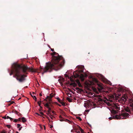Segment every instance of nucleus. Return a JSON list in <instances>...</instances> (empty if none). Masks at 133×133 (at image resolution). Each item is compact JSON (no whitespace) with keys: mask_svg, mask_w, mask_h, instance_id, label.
I'll list each match as a JSON object with an SVG mask.
<instances>
[{"mask_svg":"<svg viewBox=\"0 0 133 133\" xmlns=\"http://www.w3.org/2000/svg\"><path fill=\"white\" fill-rule=\"evenodd\" d=\"M66 99L69 102H71L72 101V99L69 97H67Z\"/></svg>","mask_w":133,"mask_h":133,"instance_id":"17","label":"nucleus"},{"mask_svg":"<svg viewBox=\"0 0 133 133\" xmlns=\"http://www.w3.org/2000/svg\"><path fill=\"white\" fill-rule=\"evenodd\" d=\"M40 114L41 115H44L43 113L42 112H40Z\"/></svg>","mask_w":133,"mask_h":133,"instance_id":"30","label":"nucleus"},{"mask_svg":"<svg viewBox=\"0 0 133 133\" xmlns=\"http://www.w3.org/2000/svg\"><path fill=\"white\" fill-rule=\"evenodd\" d=\"M32 94H33V95H34V94H35V92H33L32 93Z\"/></svg>","mask_w":133,"mask_h":133,"instance_id":"46","label":"nucleus"},{"mask_svg":"<svg viewBox=\"0 0 133 133\" xmlns=\"http://www.w3.org/2000/svg\"><path fill=\"white\" fill-rule=\"evenodd\" d=\"M112 100H110V102H113L112 100H114L115 99V97L114 95H112L110 96Z\"/></svg>","mask_w":133,"mask_h":133,"instance_id":"14","label":"nucleus"},{"mask_svg":"<svg viewBox=\"0 0 133 133\" xmlns=\"http://www.w3.org/2000/svg\"><path fill=\"white\" fill-rule=\"evenodd\" d=\"M74 84V82H72L70 84V85H73V86Z\"/></svg>","mask_w":133,"mask_h":133,"instance_id":"29","label":"nucleus"},{"mask_svg":"<svg viewBox=\"0 0 133 133\" xmlns=\"http://www.w3.org/2000/svg\"><path fill=\"white\" fill-rule=\"evenodd\" d=\"M64 79L63 78H62L61 79V81L60 79H58V81H59V82L60 83L61 85V86L62 85H63V84L62 83V82H64Z\"/></svg>","mask_w":133,"mask_h":133,"instance_id":"13","label":"nucleus"},{"mask_svg":"<svg viewBox=\"0 0 133 133\" xmlns=\"http://www.w3.org/2000/svg\"><path fill=\"white\" fill-rule=\"evenodd\" d=\"M14 103V102H13V101L11 102H10V104L9 105H10V104H13Z\"/></svg>","mask_w":133,"mask_h":133,"instance_id":"31","label":"nucleus"},{"mask_svg":"<svg viewBox=\"0 0 133 133\" xmlns=\"http://www.w3.org/2000/svg\"><path fill=\"white\" fill-rule=\"evenodd\" d=\"M59 118H60L59 120L61 121L62 122L65 121L68 123L69 124H71L72 123H73L72 122H71V121H70L68 119H65L64 118L62 117L61 116H59Z\"/></svg>","mask_w":133,"mask_h":133,"instance_id":"9","label":"nucleus"},{"mask_svg":"<svg viewBox=\"0 0 133 133\" xmlns=\"http://www.w3.org/2000/svg\"><path fill=\"white\" fill-rule=\"evenodd\" d=\"M16 133H18V131H16Z\"/></svg>","mask_w":133,"mask_h":133,"instance_id":"50","label":"nucleus"},{"mask_svg":"<svg viewBox=\"0 0 133 133\" xmlns=\"http://www.w3.org/2000/svg\"><path fill=\"white\" fill-rule=\"evenodd\" d=\"M52 127H53V126H52V125H51V127H50V128H52Z\"/></svg>","mask_w":133,"mask_h":133,"instance_id":"45","label":"nucleus"},{"mask_svg":"<svg viewBox=\"0 0 133 133\" xmlns=\"http://www.w3.org/2000/svg\"><path fill=\"white\" fill-rule=\"evenodd\" d=\"M44 129H45V126H44Z\"/></svg>","mask_w":133,"mask_h":133,"instance_id":"53","label":"nucleus"},{"mask_svg":"<svg viewBox=\"0 0 133 133\" xmlns=\"http://www.w3.org/2000/svg\"><path fill=\"white\" fill-rule=\"evenodd\" d=\"M17 125V127L18 128H19L21 126V125L19 124H18Z\"/></svg>","mask_w":133,"mask_h":133,"instance_id":"26","label":"nucleus"},{"mask_svg":"<svg viewBox=\"0 0 133 133\" xmlns=\"http://www.w3.org/2000/svg\"><path fill=\"white\" fill-rule=\"evenodd\" d=\"M52 55V63L47 64L44 69L40 68L39 70H37V72L39 73L43 70L42 74L47 72H51L53 69L56 70H59L63 66L65 63L64 60L62 56L55 52L51 53Z\"/></svg>","mask_w":133,"mask_h":133,"instance_id":"1","label":"nucleus"},{"mask_svg":"<svg viewBox=\"0 0 133 133\" xmlns=\"http://www.w3.org/2000/svg\"><path fill=\"white\" fill-rule=\"evenodd\" d=\"M87 110L88 111H89V110Z\"/></svg>","mask_w":133,"mask_h":133,"instance_id":"55","label":"nucleus"},{"mask_svg":"<svg viewBox=\"0 0 133 133\" xmlns=\"http://www.w3.org/2000/svg\"><path fill=\"white\" fill-rule=\"evenodd\" d=\"M49 103L47 102L45 104H44V106L46 107L47 108H48V112H49V114H50V112L51 111V108L49 107Z\"/></svg>","mask_w":133,"mask_h":133,"instance_id":"10","label":"nucleus"},{"mask_svg":"<svg viewBox=\"0 0 133 133\" xmlns=\"http://www.w3.org/2000/svg\"><path fill=\"white\" fill-rule=\"evenodd\" d=\"M129 115L128 113L127 112H125L119 114V115H116L115 116L113 117L112 118V117H110L109 118V120H111L113 118H115L117 119H120L121 118V116L124 117H127Z\"/></svg>","mask_w":133,"mask_h":133,"instance_id":"4","label":"nucleus"},{"mask_svg":"<svg viewBox=\"0 0 133 133\" xmlns=\"http://www.w3.org/2000/svg\"><path fill=\"white\" fill-rule=\"evenodd\" d=\"M50 116L51 118L52 119V117H53V116L51 115H50Z\"/></svg>","mask_w":133,"mask_h":133,"instance_id":"33","label":"nucleus"},{"mask_svg":"<svg viewBox=\"0 0 133 133\" xmlns=\"http://www.w3.org/2000/svg\"><path fill=\"white\" fill-rule=\"evenodd\" d=\"M22 128V127H21V128H19V130H21V128Z\"/></svg>","mask_w":133,"mask_h":133,"instance_id":"39","label":"nucleus"},{"mask_svg":"<svg viewBox=\"0 0 133 133\" xmlns=\"http://www.w3.org/2000/svg\"><path fill=\"white\" fill-rule=\"evenodd\" d=\"M77 133H80V131H78L77 132Z\"/></svg>","mask_w":133,"mask_h":133,"instance_id":"48","label":"nucleus"},{"mask_svg":"<svg viewBox=\"0 0 133 133\" xmlns=\"http://www.w3.org/2000/svg\"><path fill=\"white\" fill-rule=\"evenodd\" d=\"M94 80L95 82L96 83V84L98 87V89L99 91H101L103 89V88L102 87L101 84L99 83L98 81L96 79L94 78Z\"/></svg>","mask_w":133,"mask_h":133,"instance_id":"7","label":"nucleus"},{"mask_svg":"<svg viewBox=\"0 0 133 133\" xmlns=\"http://www.w3.org/2000/svg\"><path fill=\"white\" fill-rule=\"evenodd\" d=\"M13 70H11L10 75H11L14 72L16 78L20 82H22L25 80V77L27 76L22 74H27V70L32 72H37V70L33 68H29L26 65H21L17 63H14L12 65Z\"/></svg>","mask_w":133,"mask_h":133,"instance_id":"2","label":"nucleus"},{"mask_svg":"<svg viewBox=\"0 0 133 133\" xmlns=\"http://www.w3.org/2000/svg\"><path fill=\"white\" fill-rule=\"evenodd\" d=\"M48 46H49V48H50V46L49 45H48Z\"/></svg>","mask_w":133,"mask_h":133,"instance_id":"49","label":"nucleus"},{"mask_svg":"<svg viewBox=\"0 0 133 133\" xmlns=\"http://www.w3.org/2000/svg\"><path fill=\"white\" fill-rule=\"evenodd\" d=\"M6 118L7 119H10V117H9V116H6Z\"/></svg>","mask_w":133,"mask_h":133,"instance_id":"34","label":"nucleus"},{"mask_svg":"<svg viewBox=\"0 0 133 133\" xmlns=\"http://www.w3.org/2000/svg\"><path fill=\"white\" fill-rule=\"evenodd\" d=\"M121 100L124 102L128 103L130 107V108L127 107L125 108V111L128 112L129 113H131V111H133V99H132L128 98L126 95H124L122 98H121Z\"/></svg>","mask_w":133,"mask_h":133,"instance_id":"3","label":"nucleus"},{"mask_svg":"<svg viewBox=\"0 0 133 133\" xmlns=\"http://www.w3.org/2000/svg\"><path fill=\"white\" fill-rule=\"evenodd\" d=\"M10 120L11 121H12L13 119V118H11L10 117Z\"/></svg>","mask_w":133,"mask_h":133,"instance_id":"36","label":"nucleus"},{"mask_svg":"<svg viewBox=\"0 0 133 133\" xmlns=\"http://www.w3.org/2000/svg\"><path fill=\"white\" fill-rule=\"evenodd\" d=\"M55 94L51 93L50 94L49 96H47L46 98L45 99L44 101H45L49 103L50 104L52 102V98L54 96Z\"/></svg>","mask_w":133,"mask_h":133,"instance_id":"6","label":"nucleus"},{"mask_svg":"<svg viewBox=\"0 0 133 133\" xmlns=\"http://www.w3.org/2000/svg\"><path fill=\"white\" fill-rule=\"evenodd\" d=\"M77 67H79L80 66H77Z\"/></svg>","mask_w":133,"mask_h":133,"instance_id":"52","label":"nucleus"},{"mask_svg":"<svg viewBox=\"0 0 133 133\" xmlns=\"http://www.w3.org/2000/svg\"><path fill=\"white\" fill-rule=\"evenodd\" d=\"M65 77H68L69 79H70V80L71 82H73V80L71 77H69V76L66 74H65Z\"/></svg>","mask_w":133,"mask_h":133,"instance_id":"15","label":"nucleus"},{"mask_svg":"<svg viewBox=\"0 0 133 133\" xmlns=\"http://www.w3.org/2000/svg\"><path fill=\"white\" fill-rule=\"evenodd\" d=\"M39 107H40V108H42V107H41V106H39Z\"/></svg>","mask_w":133,"mask_h":133,"instance_id":"51","label":"nucleus"},{"mask_svg":"<svg viewBox=\"0 0 133 133\" xmlns=\"http://www.w3.org/2000/svg\"><path fill=\"white\" fill-rule=\"evenodd\" d=\"M80 131L81 133H84L83 130L81 128L80 129Z\"/></svg>","mask_w":133,"mask_h":133,"instance_id":"21","label":"nucleus"},{"mask_svg":"<svg viewBox=\"0 0 133 133\" xmlns=\"http://www.w3.org/2000/svg\"><path fill=\"white\" fill-rule=\"evenodd\" d=\"M36 114L37 115H39V116L40 115H39L38 113H36Z\"/></svg>","mask_w":133,"mask_h":133,"instance_id":"40","label":"nucleus"},{"mask_svg":"<svg viewBox=\"0 0 133 133\" xmlns=\"http://www.w3.org/2000/svg\"><path fill=\"white\" fill-rule=\"evenodd\" d=\"M83 72V70H81L79 71V72L81 73Z\"/></svg>","mask_w":133,"mask_h":133,"instance_id":"25","label":"nucleus"},{"mask_svg":"<svg viewBox=\"0 0 133 133\" xmlns=\"http://www.w3.org/2000/svg\"><path fill=\"white\" fill-rule=\"evenodd\" d=\"M58 105L59 106H61V105H60V104H58Z\"/></svg>","mask_w":133,"mask_h":133,"instance_id":"47","label":"nucleus"},{"mask_svg":"<svg viewBox=\"0 0 133 133\" xmlns=\"http://www.w3.org/2000/svg\"><path fill=\"white\" fill-rule=\"evenodd\" d=\"M52 112L53 113H54L55 112L54 111H52Z\"/></svg>","mask_w":133,"mask_h":133,"instance_id":"42","label":"nucleus"},{"mask_svg":"<svg viewBox=\"0 0 133 133\" xmlns=\"http://www.w3.org/2000/svg\"><path fill=\"white\" fill-rule=\"evenodd\" d=\"M30 95H31V96L33 98H34L33 96L32 95V94H31V92L30 93Z\"/></svg>","mask_w":133,"mask_h":133,"instance_id":"38","label":"nucleus"},{"mask_svg":"<svg viewBox=\"0 0 133 133\" xmlns=\"http://www.w3.org/2000/svg\"><path fill=\"white\" fill-rule=\"evenodd\" d=\"M126 118H125V117H123V118H122V119H126Z\"/></svg>","mask_w":133,"mask_h":133,"instance_id":"43","label":"nucleus"},{"mask_svg":"<svg viewBox=\"0 0 133 133\" xmlns=\"http://www.w3.org/2000/svg\"><path fill=\"white\" fill-rule=\"evenodd\" d=\"M76 82L78 85V86L79 87H82V86L81 83L79 81L78 79H77L76 80Z\"/></svg>","mask_w":133,"mask_h":133,"instance_id":"12","label":"nucleus"},{"mask_svg":"<svg viewBox=\"0 0 133 133\" xmlns=\"http://www.w3.org/2000/svg\"><path fill=\"white\" fill-rule=\"evenodd\" d=\"M74 87H76L77 86V84L76 83L74 82V84L73 85Z\"/></svg>","mask_w":133,"mask_h":133,"instance_id":"24","label":"nucleus"},{"mask_svg":"<svg viewBox=\"0 0 133 133\" xmlns=\"http://www.w3.org/2000/svg\"><path fill=\"white\" fill-rule=\"evenodd\" d=\"M3 118L4 119H6V116H5Z\"/></svg>","mask_w":133,"mask_h":133,"instance_id":"35","label":"nucleus"},{"mask_svg":"<svg viewBox=\"0 0 133 133\" xmlns=\"http://www.w3.org/2000/svg\"><path fill=\"white\" fill-rule=\"evenodd\" d=\"M88 133H90L89 132H88Z\"/></svg>","mask_w":133,"mask_h":133,"instance_id":"54","label":"nucleus"},{"mask_svg":"<svg viewBox=\"0 0 133 133\" xmlns=\"http://www.w3.org/2000/svg\"><path fill=\"white\" fill-rule=\"evenodd\" d=\"M58 101L60 103L62 104V105L63 106L65 105V103L63 102H62L59 98H57Z\"/></svg>","mask_w":133,"mask_h":133,"instance_id":"11","label":"nucleus"},{"mask_svg":"<svg viewBox=\"0 0 133 133\" xmlns=\"http://www.w3.org/2000/svg\"><path fill=\"white\" fill-rule=\"evenodd\" d=\"M103 101V100L101 98H98V101L99 102H102Z\"/></svg>","mask_w":133,"mask_h":133,"instance_id":"19","label":"nucleus"},{"mask_svg":"<svg viewBox=\"0 0 133 133\" xmlns=\"http://www.w3.org/2000/svg\"><path fill=\"white\" fill-rule=\"evenodd\" d=\"M2 133H4H4L2 132Z\"/></svg>","mask_w":133,"mask_h":133,"instance_id":"56","label":"nucleus"},{"mask_svg":"<svg viewBox=\"0 0 133 133\" xmlns=\"http://www.w3.org/2000/svg\"><path fill=\"white\" fill-rule=\"evenodd\" d=\"M52 102H51V103L50 104H49V107L50 106L52 108L53 107V106L51 104L52 103Z\"/></svg>","mask_w":133,"mask_h":133,"instance_id":"22","label":"nucleus"},{"mask_svg":"<svg viewBox=\"0 0 133 133\" xmlns=\"http://www.w3.org/2000/svg\"><path fill=\"white\" fill-rule=\"evenodd\" d=\"M18 121V120L17 119H14V122H17Z\"/></svg>","mask_w":133,"mask_h":133,"instance_id":"27","label":"nucleus"},{"mask_svg":"<svg viewBox=\"0 0 133 133\" xmlns=\"http://www.w3.org/2000/svg\"><path fill=\"white\" fill-rule=\"evenodd\" d=\"M119 106V105H118V104H114L113 105V109L112 110L111 112L114 114L117 113L118 111L120 109Z\"/></svg>","mask_w":133,"mask_h":133,"instance_id":"5","label":"nucleus"},{"mask_svg":"<svg viewBox=\"0 0 133 133\" xmlns=\"http://www.w3.org/2000/svg\"><path fill=\"white\" fill-rule=\"evenodd\" d=\"M22 120L23 122H25L26 121V119L24 117H22Z\"/></svg>","mask_w":133,"mask_h":133,"instance_id":"16","label":"nucleus"},{"mask_svg":"<svg viewBox=\"0 0 133 133\" xmlns=\"http://www.w3.org/2000/svg\"><path fill=\"white\" fill-rule=\"evenodd\" d=\"M39 96H42V94L41 93H40V94H39Z\"/></svg>","mask_w":133,"mask_h":133,"instance_id":"41","label":"nucleus"},{"mask_svg":"<svg viewBox=\"0 0 133 133\" xmlns=\"http://www.w3.org/2000/svg\"><path fill=\"white\" fill-rule=\"evenodd\" d=\"M51 51H52L54 52V50L53 49H51V48H50Z\"/></svg>","mask_w":133,"mask_h":133,"instance_id":"32","label":"nucleus"},{"mask_svg":"<svg viewBox=\"0 0 133 133\" xmlns=\"http://www.w3.org/2000/svg\"><path fill=\"white\" fill-rule=\"evenodd\" d=\"M19 121H20V120H21V118H19Z\"/></svg>","mask_w":133,"mask_h":133,"instance_id":"44","label":"nucleus"},{"mask_svg":"<svg viewBox=\"0 0 133 133\" xmlns=\"http://www.w3.org/2000/svg\"><path fill=\"white\" fill-rule=\"evenodd\" d=\"M41 101H39V102L38 101L37 102V103L38 104L39 106H41Z\"/></svg>","mask_w":133,"mask_h":133,"instance_id":"20","label":"nucleus"},{"mask_svg":"<svg viewBox=\"0 0 133 133\" xmlns=\"http://www.w3.org/2000/svg\"><path fill=\"white\" fill-rule=\"evenodd\" d=\"M34 98H33L34 99H35L36 101L37 98H36V96H33Z\"/></svg>","mask_w":133,"mask_h":133,"instance_id":"23","label":"nucleus"},{"mask_svg":"<svg viewBox=\"0 0 133 133\" xmlns=\"http://www.w3.org/2000/svg\"><path fill=\"white\" fill-rule=\"evenodd\" d=\"M6 126L9 128H10L11 127L9 125H7Z\"/></svg>","mask_w":133,"mask_h":133,"instance_id":"28","label":"nucleus"},{"mask_svg":"<svg viewBox=\"0 0 133 133\" xmlns=\"http://www.w3.org/2000/svg\"><path fill=\"white\" fill-rule=\"evenodd\" d=\"M47 114L48 115H51V114L50 113V114H49V112H47Z\"/></svg>","mask_w":133,"mask_h":133,"instance_id":"37","label":"nucleus"},{"mask_svg":"<svg viewBox=\"0 0 133 133\" xmlns=\"http://www.w3.org/2000/svg\"><path fill=\"white\" fill-rule=\"evenodd\" d=\"M76 118L77 119H78L80 121H81L82 120V119L79 116H77L76 117Z\"/></svg>","mask_w":133,"mask_h":133,"instance_id":"18","label":"nucleus"},{"mask_svg":"<svg viewBox=\"0 0 133 133\" xmlns=\"http://www.w3.org/2000/svg\"><path fill=\"white\" fill-rule=\"evenodd\" d=\"M74 76V78H76L77 77H80L82 81H83L84 80V75L83 74H81L80 75H79L78 74H76L75 75H74L72 76Z\"/></svg>","mask_w":133,"mask_h":133,"instance_id":"8","label":"nucleus"}]
</instances>
